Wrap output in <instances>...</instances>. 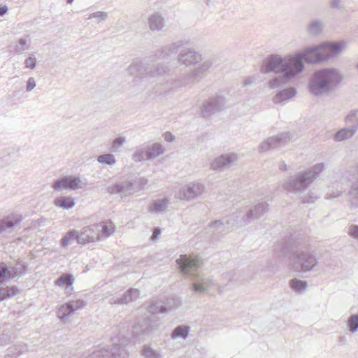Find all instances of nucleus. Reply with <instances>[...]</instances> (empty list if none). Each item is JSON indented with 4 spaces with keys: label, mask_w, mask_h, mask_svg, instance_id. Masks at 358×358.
I'll return each instance as SVG.
<instances>
[{
    "label": "nucleus",
    "mask_w": 358,
    "mask_h": 358,
    "mask_svg": "<svg viewBox=\"0 0 358 358\" xmlns=\"http://www.w3.org/2000/svg\"><path fill=\"white\" fill-rule=\"evenodd\" d=\"M345 45L343 41L325 42L318 46L308 47L295 56L282 58L278 55H271L264 61L262 71L264 73H281L282 75L275 76L268 83L271 89L279 88L303 69V59L313 64L325 61L341 52Z\"/></svg>",
    "instance_id": "nucleus-1"
},
{
    "label": "nucleus",
    "mask_w": 358,
    "mask_h": 358,
    "mask_svg": "<svg viewBox=\"0 0 358 358\" xmlns=\"http://www.w3.org/2000/svg\"><path fill=\"white\" fill-rule=\"evenodd\" d=\"M181 273L194 281L192 289L196 293H204L215 285L212 278L196 273L197 269L202 265V261L199 256H187L181 255L176 260Z\"/></svg>",
    "instance_id": "nucleus-2"
},
{
    "label": "nucleus",
    "mask_w": 358,
    "mask_h": 358,
    "mask_svg": "<svg viewBox=\"0 0 358 358\" xmlns=\"http://www.w3.org/2000/svg\"><path fill=\"white\" fill-rule=\"evenodd\" d=\"M342 77L336 69L326 68L315 71L310 78L308 87L315 96L327 95L341 83Z\"/></svg>",
    "instance_id": "nucleus-3"
},
{
    "label": "nucleus",
    "mask_w": 358,
    "mask_h": 358,
    "mask_svg": "<svg viewBox=\"0 0 358 358\" xmlns=\"http://www.w3.org/2000/svg\"><path fill=\"white\" fill-rule=\"evenodd\" d=\"M279 257H288L290 268L295 272L310 271L318 263L315 255L309 250L288 245L282 246Z\"/></svg>",
    "instance_id": "nucleus-4"
},
{
    "label": "nucleus",
    "mask_w": 358,
    "mask_h": 358,
    "mask_svg": "<svg viewBox=\"0 0 358 358\" xmlns=\"http://www.w3.org/2000/svg\"><path fill=\"white\" fill-rule=\"evenodd\" d=\"M179 306L178 301H174L173 306L166 307L162 304V301H152L147 308L148 312L151 314L150 317H147L142 323H138L134 327L133 334L135 336L139 335L148 334L152 331L156 330L159 325L158 313H166L167 310H175Z\"/></svg>",
    "instance_id": "nucleus-5"
},
{
    "label": "nucleus",
    "mask_w": 358,
    "mask_h": 358,
    "mask_svg": "<svg viewBox=\"0 0 358 358\" xmlns=\"http://www.w3.org/2000/svg\"><path fill=\"white\" fill-rule=\"evenodd\" d=\"M324 166V163H319L313 166L308 171L296 173L284 183V189L294 192H304L319 177Z\"/></svg>",
    "instance_id": "nucleus-6"
},
{
    "label": "nucleus",
    "mask_w": 358,
    "mask_h": 358,
    "mask_svg": "<svg viewBox=\"0 0 358 358\" xmlns=\"http://www.w3.org/2000/svg\"><path fill=\"white\" fill-rule=\"evenodd\" d=\"M213 62L210 60L203 61L193 71L188 73L183 79H178L170 83V89L182 87L189 83L199 82L206 76L209 69L212 67Z\"/></svg>",
    "instance_id": "nucleus-7"
},
{
    "label": "nucleus",
    "mask_w": 358,
    "mask_h": 358,
    "mask_svg": "<svg viewBox=\"0 0 358 358\" xmlns=\"http://www.w3.org/2000/svg\"><path fill=\"white\" fill-rule=\"evenodd\" d=\"M141 60L134 61L127 69L129 75L136 78H155L168 74L169 70L163 65H158L153 70H148Z\"/></svg>",
    "instance_id": "nucleus-8"
},
{
    "label": "nucleus",
    "mask_w": 358,
    "mask_h": 358,
    "mask_svg": "<svg viewBox=\"0 0 358 358\" xmlns=\"http://www.w3.org/2000/svg\"><path fill=\"white\" fill-rule=\"evenodd\" d=\"M267 210L268 204L266 202H262L245 212H237L238 215L236 217L239 218V220L237 219L236 223L239 224L240 226L245 225L250 222L252 220L257 219L263 215Z\"/></svg>",
    "instance_id": "nucleus-9"
},
{
    "label": "nucleus",
    "mask_w": 358,
    "mask_h": 358,
    "mask_svg": "<svg viewBox=\"0 0 358 358\" xmlns=\"http://www.w3.org/2000/svg\"><path fill=\"white\" fill-rule=\"evenodd\" d=\"M205 190V186L200 182H191L180 187L176 194V196L180 199L192 200L201 195Z\"/></svg>",
    "instance_id": "nucleus-10"
},
{
    "label": "nucleus",
    "mask_w": 358,
    "mask_h": 358,
    "mask_svg": "<svg viewBox=\"0 0 358 358\" xmlns=\"http://www.w3.org/2000/svg\"><path fill=\"white\" fill-rule=\"evenodd\" d=\"M292 141V137L289 132H282L262 142L259 146V151L266 152L271 149L280 148Z\"/></svg>",
    "instance_id": "nucleus-11"
},
{
    "label": "nucleus",
    "mask_w": 358,
    "mask_h": 358,
    "mask_svg": "<svg viewBox=\"0 0 358 358\" xmlns=\"http://www.w3.org/2000/svg\"><path fill=\"white\" fill-rule=\"evenodd\" d=\"M86 185L79 177L64 176L57 180L52 185V188L56 191L76 190L83 188Z\"/></svg>",
    "instance_id": "nucleus-12"
},
{
    "label": "nucleus",
    "mask_w": 358,
    "mask_h": 358,
    "mask_svg": "<svg viewBox=\"0 0 358 358\" xmlns=\"http://www.w3.org/2000/svg\"><path fill=\"white\" fill-rule=\"evenodd\" d=\"M127 352L120 345L115 344L112 345L110 350L102 349L94 351L85 358H127Z\"/></svg>",
    "instance_id": "nucleus-13"
},
{
    "label": "nucleus",
    "mask_w": 358,
    "mask_h": 358,
    "mask_svg": "<svg viewBox=\"0 0 358 358\" xmlns=\"http://www.w3.org/2000/svg\"><path fill=\"white\" fill-rule=\"evenodd\" d=\"M238 160V156L236 153H227L216 157L210 166L213 170L222 171L236 164Z\"/></svg>",
    "instance_id": "nucleus-14"
},
{
    "label": "nucleus",
    "mask_w": 358,
    "mask_h": 358,
    "mask_svg": "<svg viewBox=\"0 0 358 358\" xmlns=\"http://www.w3.org/2000/svg\"><path fill=\"white\" fill-rule=\"evenodd\" d=\"M238 214L234 213L231 215L230 218L225 219L223 221L215 220L214 222L211 223L209 225L208 230L212 233V235L215 236V238L219 236V234H222L223 232H227L229 229V225H234L239 224L236 223ZM239 220V218H238Z\"/></svg>",
    "instance_id": "nucleus-15"
},
{
    "label": "nucleus",
    "mask_w": 358,
    "mask_h": 358,
    "mask_svg": "<svg viewBox=\"0 0 358 358\" xmlns=\"http://www.w3.org/2000/svg\"><path fill=\"white\" fill-rule=\"evenodd\" d=\"M85 306L86 302L83 299L70 301L59 308L58 317L62 321L64 322L67 316L73 314L78 310L83 308Z\"/></svg>",
    "instance_id": "nucleus-16"
},
{
    "label": "nucleus",
    "mask_w": 358,
    "mask_h": 358,
    "mask_svg": "<svg viewBox=\"0 0 358 358\" xmlns=\"http://www.w3.org/2000/svg\"><path fill=\"white\" fill-rule=\"evenodd\" d=\"M226 99L222 96H217L210 98L203 106L202 114L204 117L210 116L215 112L220 111L225 108Z\"/></svg>",
    "instance_id": "nucleus-17"
},
{
    "label": "nucleus",
    "mask_w": 358,
    "mask_h": 358,
    "mask_svg": "<svg viewBox=\"0 0 358 358\" xmlns=\"http://www.w3.org/2000/svg\"><path fill=\"white\" fill-rule=\"evenodd\" d=\"M201 55L192 49H185L178 55V61L180 64L186 66L199 62Z\"/></svg>",
    "instance_id": "nucleus-18"
},
{
    "label": "nucleus",
    "mask_w": 358,
    "mask_h": 358,
    "mask_svg": "<svg viewBox=\"0 0 358 358\" xmlns=\"http://www.w3.org/2000/svg\"><path fill=\"white\" fill-rule=\"evenodd\" d=\"M97 226L91 225L84 227L82 231L78 233L77 236V242L79 244H85L90 242H94L99 238L96 232Z\"/></svg>",
    "instance_id": "nucleus-19"
},
{
    "label": "nucleus",
    "mask_w": 358,
    "mask_h": 358,
    "mask_svg": "<svg viewBox=\"0 0 358 358\" xmlns=\"http://www.w3.org/2000/svg\"><path fill=\"white\" fill-rule=\"evenodd\" d=\"M107 191L110 194H119L122 199H124L131 195L128 180L123 182H116L115 184L108 187Z\"/></svg>",
    "instance_id": "nucleus-20"
},
{
    "label": "nucleus",
    "mask_w": 358,
    "mask_h": 358,
    "mask_svg": "<svg viewBox=\"0 0 358 358\" xmlns=\"http://www.w3.org/2000/svg\"><path fill=\"white\" fill-rule=\"evenodd\" d=\"M149 29L153 31H161L166 25L165 20L162 13L155 12L151 14L148 18Z\"/></svg>",
    "instance_id": "nucleus-21"
},
{
    "label": "nucleus",
    "mask_w": 358,
    "mask_h": 358,
    "mask_svg": "<svg viewBox=\"0 0 358 358\" xmlns=\"http://www.w3.org/2000/svg\"><path fill=\"white\" fill-rule=\"evenodd\" d=\"M140 295L139 290L137 289L131 288L128 289L121 298L111 297L109 299L110 304H124L129 302L136 301Z\"/></svg>",
    "instance_id": "nucleus-22"
},
{
    "label": "nucleus",
    "mask_w": 358,
    "mask_h": 358,
    "mask_svg": "<svg viewBox=\"0 0 358 358\" xmlns=\"http://www.w3.org/2000/svg\"><path fill=\"white\" fill-rule=\"evenodd\" d=\"M183 45L182 41L172 43L162 47L157 50L155 57L158 59H165L170 55L175 54L179 50V48Z\"/></svg>",
    "instance_id": "nucleus-23"
},
{
    "label": "nucleus",
    "mask_w": 358,
    "mask_h": 358,
    "mask_svg": "<svg viewBox=\"0 0 358 358\" xmlns=\"http://www.w3.org/2000/svg\"><path fill=\"white\" fill-rule=\"evenodd\" d=\"M296 94V90L294 87H287L281 91H279L273 98L274 103H281L294 97Z\"/></svg>",
    "instance_id": "nucleus-24"
},
{
    "label": "nucleus",
    "mask_w": 358,
    "mask_h": 358,
    "mask_svg": "<svg viewBox=\"0 0 358 358\" xmlns=\"http://www.w3.org/2000/svg\"><path fill=\"white\" fill-rule=\"evenodd\" d=\"M131 194L139 192L143 190L148 184V180L144 177L135 178L132 180H128Z\"/></svg>",
    "instance_id": "nucleus-25"
},
{
    "label": "nucleus",
    "mask_w": 358,
    "mask_h": 358,
    "mask_svg": "<svg viewBox=\"0 0 358 358\" xmlns=\"http://www.w3.org/2000/svg\"><path fill=\"white\" fill-rule=\"evenodd\" d=\"M27 266L22 262H17L13 266H7L8 278H13L17 276H22L26 273Z\"/></svg>",
    "instance_id": "nucleus-26"
},
{
    "label": "nucleus",
    "mask_w": 358,
    "mask_h": 358,
    "mask_svg": "<svg viewBox=\"0 0 358 358\" xmlns=\"http://www.w3.org/2000/svg\"><path fill=\"white\" fill-rule=\"evenodd\" d=\"M10 48L15 54L18 55L27 51L30 48L29 36H27V38H19L15 44L10 45Z\"/></svg>",
    "instance_id": "nucleus-27"
},
{
    "label": "nucleus",
    "mask_w": 358,
    "mask_h": 358,
    "mask_svg": "<svg viewBox=\"0 0 358 358\" xmlns=\"http://www.w3.org/2000/svg\"><path fill=\"white\" fill-rule=\"evenodd\" d=\"M20 222V219L14 215H8L0 220V233L7 231Z\"/></svg>",
    "instance_id": "nucleus-28"
},
{
    "label": "nucleus",
    "mask_w": 358,
    "mask_h": 358,
    "mask_svg": "<svg viewBox=\"0 0 358 358\" xmlns=\"http://www.w3.org/2000/svg\"><path fill=\"white\" fill-rule=\"evenodd\" d=\"M347 127L354 129L356 132L358 129V110H351L345 117Z\"/></svg>",
    "instance_id": "nucleus-29"
},
{
    "label": "nucleus",
    "mask_w": 358,
    "mask_h": 358,
    "mask_svg": "<svg viewBox=\"0 0 358 358\" xmlns=\"http://www.w3.org/2000/svg\"><path fill=\"white\" fill-rule=\"evenodd\" d=\"M355 133L356 132L354 129H351L346 127L335 133L334 135V141L337 142L348 140L351 138L355 134Z\"/></svg>",
    "instance_id": "nucleus-30"
},
{
    "label": "nucleus",
    "mask_w": 358,
    "mask_h": 358,
    "mask_svg": "<svg viewBox=\"0 0 358 358\" xmlns=\"http://www.w3.org/2000/svg\"><path fill=\"white\" fill-rule=\"evenodd\" d=\"M56 206L62 208L66 210L71 209L76 205V202L72 197L62 196L56 198L54 201Z\"/></svg>",
    "instance_id": "nucleus-31"
},
{
    "label": "nucleus",
    "mask_w": 358,
    "mask_h": 358,
    "mask_svg": "<svg viewBox=\"0 0 358 358\" xmlns=\"http://www.w3.org/2000/svg\"><path fill=\"white\" fill-rule=\"evenodd\" d=\"M169 204V200L166 198L157 199L150 206L151 213H159L165 212Z\"/></svg>",
    "instance_id": "nucleus-32"
},
{
    "label": "nucleus",
    "mask_w": 358,
    "mask_h": 358,
    "mask_svg": "<svg viewBox=\"0 0 358 358\" xmlns=\"http://www.w3.org/2000/svg\"><path fill=\"white\" fill-rule=\"evenodd\" d=\"M289 286L294 292L303 294L307 290L308 285L306 281L293 278L289 281Z\"/></svg>",
    "instance_id": "nucleus-33"
},
{
    "label": "nucleus",
    "mask_w": 358,
    "mask_h": 358,
    "mask_svg": "<svg viewBox=\"0 0 358 358\" xmlns=\"http://www.w3.org/2000/svg\"><path fill=\"white\" fill-rule=\"evenodd\" d=\"M349 199L352 207H358V178H356L355 181L352 182L349 191Z\"/></svg>",
    "instance_id": "nucleus-34"
},
{
    "label": "nucleus",
    "mask_w": 358,
    "mask_h": 358,
    "mask_svg": "<svg viewBox=\"0 0 358 358\" xmlns=\"http://www.w3.org/2000/svg\"><path fill=\"white\" fill-rule=\"evenodd\" d=\"M133 159L135 162L149 160L150 159L148 158V150H147V147L144 145L136 147L135 152L133 155Z\"/></svg>",
    "instance_id": "nucleus-35"
},
{
    "label": "nucleus",
    "mask_w": 358,
    "mask_h": 358,
    "mask_svg": "<svg viewBox=\"0 0 358 358\" xmlns=\"http://www.w3.org/2000/svg\"><path fill=\"white\" fill-rule=\"evenodd\" d=\"M323 29V23L318 20H313L308 25L307 30L310 35L317 36L321 34Z\"/></svg>",
    "instance_id": "nucleus-36"
},
{
    "label": "nucleus",
    "mask_w": 358,
    "mask_h": 358,
    "mask_svg": "<svg viewBox=\"0 0 358 358\" xmlns=\"http://www.w3.org/2000/svg\"><path fill=\"white\" fill-rule=\"evenodd\" d=\"M127 140L124 136H120L114 138L110 144V150L112 153L120 152L125 144Z\"/></svg>",
    "instance_id": "nucleus-37"
},
{
    "label": "nucleus",
    "mask_w": 358,
    "mask_h": 358,
    "mask_svg": "<svg viewBox=\"0 0 358 358\" xmlns=\"http://www.w3.org/2000/svg\"><path fill=\"white\" fill-rule=\"evenodd\" d=\"M189 327L185 325H180L178 326L175 328V329L173 331L171 334V338L173 339L182 338L183 339H186L189 332Z\"/></svg>",
    "instance_id": "nucleus-38"
},
{
    "label": "nucleus",
    "mask_w": 358,
    "mask_h": 358,
    "mask_svg": "<svg viewBox=\"0 0 358 358\" xmlns=\"http://www.w3.org/2000/svg\"><path fill=\"white\" fill-rule=\"evenodd\" d=\"M74 281V278L71 274L64 273L55 280V285L64 287L67 285H73Z\"/></svg>",
    "instance_id": "nucleus-39"
},
{
    "label": "nucleus",
    "mask_w": 358,
    "mask_h": 358,
    "mask_svg": "<svg viewBox=\"0 0 358 358\" xmlns=\"http://www.w3.org/2000/svg\"><path fill=\"white\" fill-rule=\"evenodd\" d=\"M97 161L100 164H106L108 166H113L116 163L115 157L112 152L99 155L97 157Z\"/></svg>",
    "instance_id": "nucleus-40"
},
{
    "label": "nucleus",
    "mask_w": 358,
    "mask_h": 358,
    "mask_svg": "<svg viewBox=\"0 0 358 358\" xmlns=\"http://www.w3.org/2000/svg\"><path fill=\"white\" fill-rule=\"evenodd\" d=\"M78 233L76 230H71L66 233V234L62 238L61 244L63 247H67L71 245L74 240H77Z\"/></svg>",
    "instance_id": "nucleus-41"
},
{
    "label": "nucleus",
    "mask_w": 358,
    "mask_h": 358,
    "mask_svg": "<svg viewBox=\"0 0 358 358\" xmlns=\"http://www.w3.org/2000/svg\"><path fill=\"white\" fill-rule=\"evenodd\" d=\"M163 152L164 148L160 143H153L150 150H148V158L150 159H155L159 156L160 155L163 154Z\"/></svg>",
    "instance_id": "nucleus-42"
},
{
    "label": "nucleus",
    "mask_w": 358,
    "mask_h": 358,
    "mask_svg": "<svg viewBox=\"0 0 358 358\" xmlns=\"http://www.w3.org/2000/svg\"><path fill=\"white\" fill-rule=\"evenodd\" d=\"M17 291L15 287H7L0 289V301L5 300L8 298L14 296Z\"/></svg>",
    "instance_id": "nucleus-43"
},
{
    "label": "nucleus",
    "mask_w": 358,
    "mask_h": 358,
    "mask_svg": "<svg viewBox=\"0 0 358 358\" xmlns=\"http://www.w3.org/2000/svg\"><path fill=\"white\" fill-rule=\"evenodd\" d=\"M142 355L145 358H162L160 352L149 345H144Z\"/></svg>",
    "instance_id": "nucleus-44"
},
{
    "label": "nucleus",
    "mask_w": 358,
    "mask_h": 358,
    "mask_svg": "<svg viewBox=\"0 0 358 358\" xmlns=\"http://www.w3.org/2000/svg\"><path fill=\"white\" fill-rule=\"evenodd\" d=\"M348 327L350 332L352 334H355L358 331V314L352 315L349 317Z\"/></svg>",
    "instance_id": "nucleus-45"
},
{
    "label": "nucleus",
    "mask_w": 358,
    "mask_h": 358,
    "mask_svg": "<svg viewBox=\"0 0 358 358\" xmlns=\"http://www.w3.org/2000/svg\"><path fill=\"white\" fill-rule=\"evenodd\" d=\"M108 13L104 11H96L89 15L87 19H95L97 23L105 21L108 18Z\"/></svg>",
    "instance_id": "nucleus-46"
},
{
    "label": "nucleus",
    "mask_w": 358,
    "mask_h": 358,
    "mask_svg": "<svg viewBox=\"0 0 358 358\" xmlns=\"http://www.w3.org/2000/svg\"><path fill=\"white\" fill-rule=\"evenodd\" d=\"M36 58L34 53L29 54V57L24 60V66L29 69H34L36 65Z\"/></svg>",
    "instance_id": "nucleus-47"
},
{
    "label": "nucleus",
    "mask_w": 358,
    "mask_h": 358,
    "mask_svg": "<svg viewBox=\"0 0 358 358\" xmlns=\"http://www.w3.org/2000/svg\"><path fill=\"white\" fill-rule=\"evenodd\" d=\"M115 228L111 222H106L102 227V236L108 237L114 232Z\"/></svg>",
    "instance_id": "nucleus-48"
},
{
    "label": "nucleus",
    "mask_w": 358,
    "mask_h": 358,
    "mask_svg": "<svg viewBox=\"0 0 358 358\" xmlns=\"http://www.w3.org/2000/svg\"><path fill=\"white\" fill-rule=\"evenodd\" d=\"M338 183L336 182L334 185V187H336V190L335 192L332 191L331 192H329V198H336L341 195V194L344 192L346 189V186L343 185L341 186L340 189H338Z\"/></svg>",
    "instance_id": "nucleus-49"
},
{
    "label": "nucleus",
    "mask_w": 358,
    "mask_h": 358,
    "mask_svg": "<svg viewBox=\"0 0 358 358\" xmlns=\"http://www.w3.org/2000/svg\"><path fill=\"white\" fill-rule=\"evenodd\" d=\"M318 196L313 192H308L307 195L303 196L301 198V201L303 203H314Z\"/></svg>",
    "instance_id": "nucleus-50"
},
{
    "label": "nucleus",
    "mask_w": 358,
    "mask_h": 358,
    "mask_svg": "<svg viewBox=\"0 0 358 358\" xmlns=\"http://www.w3.org/2000/svg\"><path fill=\"white\" fill-rule=\"evenodd\" d=\"M8 277L7 266L4 263L0 264V283H2Z\"/></svg>",
    "instance_id": "nucleus-51"
},
{
    "label": "nucleus",
    "mask_w": 358,
    "mask_h": 358,
    "mask_svg": "<svg viewBox=\"0 0 358 358\" xmlns=\"http://www.w3.org/2000/svg\"><path fill=\"white\" fill-rule=\"evenodd\" d=\"M348 229L349 234L358 241V225H351Z\"/></svg>",
    "instance_id": "nucleus-52"
},
{
    "label": "nucleus",
    "mask_w": 358,
    "mask_h": 358,
    "mask_svg": "<svg viewBox=\"0 0 358 358\" xmlns=\"http://www.w3.org/2000/svg\"><path fill=\"white\" fill-rule=\"evenodd\" d=\"M36 87V81L33 77L29 78L27 82V91L30 92Z\"/></svg>",
    "instance_id": "nucleus-53"
},
{
    "label": "nucleus",
    "mask_w": 358,
    "mask_h": 358,
    "mask_svg": "<svg viewBox=\"0 0 358 358\" xmlns=\"http://www.w3.org/2000/svg\"><path fill=\"white\" fill-rule=\"evenodd\" d=\"M164 137L167 142H172L175 139V136L169 132L164 133Z\"/></svg>",
    "instance_id": "nucleus-54"
},
{
    "label": "nucleus",
    "mask_w": 358,
    "mask_h": 358,
    "mask_svg": "<svg viewBox=\"0 0 358 358\" xmlns=\"http://www.w3.org/2000/svg\"><path fill=\"white\" fill-rule=\"evenodd\" d=\"M73 292V285H67L64 287V293L67 296H70L72 294V292Z\"/></svg>",
    "instance_id": "nucleus-55"
},
{
    "label": "nucleus",
    "mask_w": 358,
    "mask_h": 358,
    "mask_svg": "<svg viewBox=\"0 0 358 358\" xmlns=\"http://www.w3.org/2000/svg\"><path fill=\"white\" fill-rule=\"evenodd\" d=\"M8 6L0 4V16H3L8 12Z\"/></svg>",
    "instance_id": "nucleus-56"
},
{
    "label": "nucleus",
    "mask_w": 358,
    "mask_h": 358,
    "mask_svg": "<svg viewBox=\"0 0 358 358\" xmlns=\"http://www.w3.org/2000/svg\"><path fill=\"white\" fill-rule=\"evenodd\" d=\"M160 234H161V230H160V229H158V228L155 229L154 230L153 234H152V239H154V240H155V239H157V238H159V236Z\"/></svg>",
    "instance_id": "nucleus-57"
},
{
    "label": "nucleus",
    "mask_w": 358,
    "mask_h": 358,
    "mask_svg": "<svg viewBox=\"0 0 358 358\" xmlns=\"http://www.w3.org/2000/svg\"><path fill=\"white\" fill-rule=\"evenodd\" d=\"M341 0H332L331 2V6L332 8H340Z\"/></svg>",
    "instance_id": "nucleus-58"
},
{
    "label": "nucleus",
    "mask_w": 358,
    "mask_h": 358,
    "mask_svg": "<svg viewBox=\"0 0 358 358\" xmlns=\"http://www.w3.org/2000/svg\"><path fill=\"white\" fill-rule=\"evenodd\" d=\"M252 83V80L250 78H248L245 80L244 81V85H250L251 83Z\"/></svg>",
    "instance_id": "nucleus-59"
},
{
    "label": "nucleus",
    "mask_w": 358,
    "mask_h": 358,
    "mask_svg": "<svg viewBox=\"0 0 358 358\" xmlns=\"http://www.w3.org/2000/svg\"><path fill=\"white\" fill-rule=\"evenodd\" d=\"M280 169L287 170V165L285 164H281L280 165Z\"/></svg>",
    "instance_id": "nucleus-60"
},
{
    "label": "nucleus",
    "mask_w": 358,
    "mask_h": 358,
    "mask_svg": "<svg viewBox=\"0 0 358 358\" xmlns=\"http://www.w3.org/2000/svg\"><path fill=\"white\" fill-rule=\"evenodd\" d=\"M66 1H67V2H68L69 3H71L73 1V0H66Z\"/></svg>",
    "instance_id": "nucleus-61"
},
{
    "label": "nucleus",
    "mask_w": 358,
    "mask_h": 358,
    "mask_svg": "<svg viewBox=\"0 0 358 358\" xmlns=\"http://www.w3.org/2000/svg\"><path fill=\"white\" fill-rule=\"evenodd\" d=\"M346 178H348V176H345L343 178V180H345Z\"/></svg>",
    "instance_id": "nucleus-62"
},
{
    "label": "nucleus",
    "mask_w": 358,
    "mask_h": 358,
    "mask_svg": "<svg viewBox=\"0 0 358 358\" xmlns=\"http://www.w3.org/2000/svg\"><path fill=\"white\" fill-rule=\"evenodd\" d=\"M357 68H358V63H357Z\"/></svg>",
    "instance_id": "nucleus-63"
}]
</instances>
